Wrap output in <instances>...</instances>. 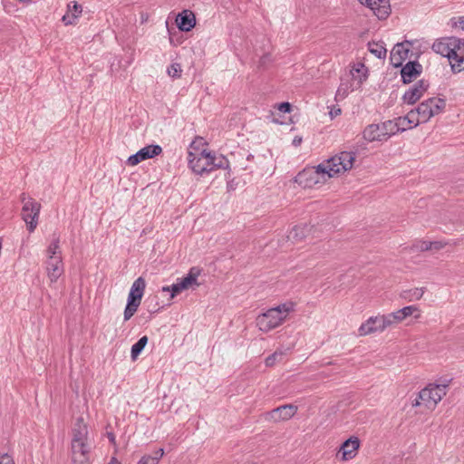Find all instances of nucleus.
<instances>
[{
    "label": "nucleus",
    "mask_w": 464,
    "mask_h": 464,
    "mask_svg": "<svg viewBox=\"0 0 464 464\" xmlns=\"http://www.w3.org/2000/svg\"><path fill=\"white\" fill-rule=\"evenodd\" d=\"M360 2H361L362 5H364L365 0H360Z\"/></svg>",
    "instance_id": "54"
},
{
    "label": "nucleus",
    "mask_w": 464,
    "mask_h": 464,
    "mask_svg": "<svg viewBox=\"0 0 464 464\" xmlns=\"http://www.w3.org/2000/svg\"><path fill=\"white\" fill-rule=\"evenodd\" d=\"M417 311H419V309L415 305H409L401 309V312L404 319H406L408 316H411V314H413L414 312Z\"/></svg>",
    "instance_id": "38"
},
{
    "label": "nucleus",
    "mask_w": 464,
    "mask_h": 464,
    "mask_svg": "<svg viewBox=\"0 0 464 464\" xmlns=\"http://www.w3.org/2000/svg\"><path fill=\"white\" fill-rule=\"evenodd\" d=\"M82 12V7L77 2L73 1L68 4L67 13L63 16L62 20L64 24H72L74 20L78 18Z\"/></svg>",
    "instance_id": "20"
},
{
    "label": "nucleus",
    "mask_w": 464,
    "mask_h": 464,
    "mask_svg": "<svg viewBox=\"0 0 464 464\" xmlns=\"http://www.w3.org/2000/svg\"><path fill=\"white\" fill-rule=\"evenodd\" d=\"M424 292H425L424 287H420V288L416 287L413 289L403 291L401 294V297L406 299L409 302L418 301L422 297Z\"/></svg>",
    "instance_id": "23"
},
{
    "label": "nucleus",
    "mask_w": 464,
    "mask_h": 464,
    "mask_svg": "<svg viewBox=\"0 0 464 464\" xmlns=\"http://www.w3.org/2000/svg\"><path fill=\"white\" fill-rule=\"evenodd\" d=\"M292 143L295 147L299 146L302 143V137H300V136L295 137Z\"/></svg>",
    "instance_id": "50"
},
{
    "label": "nucleus",
    "mask_w": 464,
    "mask_h": 464,
    "mask_svg": "<svg viewBox=\"0 0 464 464\" xmlns=\"http://www.w3.org/2000/svg\"><path fill=\"white\" fill-rule=\"evenodd\" d=\"M389 315L391 316L394 324H398L404 320L403 315L401 312V309L396 312L389 314Z\"/></svg>",
    "instance_id": "39"
},
{
    "label": "nucleus",
    "mask_w": 464,
    "mask_h": 464,
    "mask_svg": "<svg viewBox=\"0 0 464 464\" xmlns=\"http://www.w3.org/2000/svg\"><path fill=\"white\" fill-rule=\"evenodd\" d=\"M110 440H111V441H113V440H114V436H113L112 434H111V436H110Z\"/></svg>",
    "instance_id": "53"
},
{
    "label": "nucleus",
    "mask_w": 464,
    "mask_h": 464,
    "mask_svg": "<svg viewBox=\"0 0 464 464\" xmlns=\"http://www.w3.org/2000/svg\"><path fill=\"white\" fill-rule=\"evenodd\" d=\"M430 243V241H420L415 247L422 252L431 250Z\"/></svg>",
    "instance_id": "42"
},
{
    "label": "nucleus",
    "mask_w": 464,
    "mask_h": 464,
    "mask_svg": "<svg viewBox=\"0 0 464 464\" xmlns=\"http://www.w3.org/2000/svg\"><path fill=\"white\" fill-rule=\"evenodd\" d=\"M181 67L179 63H173L168 68V73L169 76L173 78H178L180 76Z\"/></svg>",
    "instance_id": "36"
},
{
    "label": "nucleus",
    "mask_w": 464,
    "mask_h": 464,
    "mask_svg": "<svg viewBox=\"0 0 464 464\" xmlns=\"http://www.w3.org/2000/svg\"><path fill=\"white\" fill-rule=\"evenodd\" d=\"M293 310V305L283 304L276 307L268 309L256 318V325L262 332L270 330L281 325L287 318L289 313Z\"/></svg>",
    "instance_id": "3"
},
{
    "label": "nucleus",
    "mask_w": 464,
    "mask_h": 464,
    "mask_svg": "<svg viewBox=\"0 0 464 464\" xmlns=\"http://www.w3.org/2000/svg\"><path fill=\"white\" fill-rule=\"evenodd\" d=\"M404 60H406V59L401 55H395V56L391 55V63L395 67L401 66Z\"/></svg>",
    "instance_id": "43"
},
{
    "label": "nucleus",
    "mask_w": 464,
    "mask_h": 464,
    "mask_svg": "<svg viewBox=\"0 0 464 464\" xmlns=\"http://www.w3.org/2000/svg\"><path fill=\"white\" fill-rule=\"evenodd\" d=\"M140 304H138V303H132V302H127V305L126 307L127 308H130V310H132L133 312H137L139 306H140Z\"/></svg>",
    "instance_id": "48"
},
{
    "label": "nucleus",
    "mask_w": 464,
    "mask_h": 464,
    "mask_svg": "<svg viewBox=\"0 0 464 464\" xmlns=\"http://www.w3.org/2000/svg\"><path fill=\"white\" fill-rule=\"evenodd\" d=\"M298 407L294 404H285L275 408L264 414V419L269 422H280L290 420L297 412Z\"/></svg>",
    "instance_id": "10"
},
{
    "label": "nucleus",
    "mask_w": 464,
    "mask_h": 464,
    "mask_svg": "<svg viewBox=\"0 0 464 464\" xmlns=\"http://www.w3.org/2000/svg\"><path fill=\"white\" fill-rule=\"evenodd\" d=\"M376 332H379L378 329V323H372L368 324V320L362 324L361 326L358 329V335L359 336H365L371 334H374Z\"/></svg>",
    "instance_id": "26"
},
{
    "label": "nucleus",
    "mask_w": 464,
    "mask_h": 464,
    "mask_svg": "<svg viewBox=\"0 0 464 464\" xmlns=\"http://www.w3.org/2000/svg\"><path fill=\"white\" fill-rule=\"evenodd\" d=\"M456 43V37L442 38L432 44V50L449 59L452 53V45Z\"/></svg>",
    "instance_id": "18"
},
{
    "label": "nucleus",
    "mask_w": 464,
    "mask_h": 464,
    "mask_svg": "<svg viewBox=\"0 0 464 464\" xmlns=\"http://www.w3.org/2000/svg\"><path fill=\"white\" fill-rule=\"evenodd\" d=\"M58 249H59V238H55L48 246V249H47L48 257L50 256H61V253L58 252Z\"/></svg>",
    "instance_id": "35"
},
{
    "label": "nucleus",
    "mask_w": 464,
    "mask_h": 464,
    "mask_svg": "<svg viewBox=\"0 0 464 464\" xmlns=\"http://www.w3.org/2000/svg\"><path fill=\"white\" fill-rule=\"evenodd\" d=\"M284 353L282 351H276L266 359V365L267 367H272L276 364V362L282 361Z\"/></svg>",
    "instance_id": "32"
},
{
    "label": "nucleus",
    "mask_w": 464,
    "mask_h": 464,
    "mask_svg": "<svg viewBox=\"0 0 464 464\" xmlns=\"http://www.w3.org/2000/svg\"><path fill=\"white\" fill-rule=\"evenodd\" d=\"M393 121H388L382 124H371L363 130V138L369 141H382L387 140L391 135L395 134Z\"/></svg>",
    "instance_id": "6"
},
{
    "label": "nucleus",
    "mask_w": 464,
    "mask_h": 464,
    "mask_svg": "<svg viewBox=\"0 0 464 464\" xmlns=\"http://www.w3.org/2000/svg\"><path fill=\"white\" fill-rule=\"evenodd\" d=\"M228 165V161L224 157H215L212 155V160H210V166L213 167V170L216 169H225Z\"/></svg>",
    "instance_id": "31"
},
{
    "label": "nucleus",
    "mask_w": 464,
    "mask_h": 464,
    "mask_svg": "<svg viewBox=\"0 0 464 464\" xmlns=\"http://www.w3.org/2000/svg\"><path fill=\"white\" fill-rule=\"evenodd\" d=\"M134 314H135V312H133L130 308L125 307V310H124V321L130 320L134 315Z\"/></svg>",
    "instance_id": "47"
},
{
    "label": "nucleus",
    "mask_w": 464,
    "mask_h": 464,
    "mask_svg": "<svg viewBox=\"0 0 464 464\" xmlns=\"http://www.w3.org/2000/svg\"><path fill=\"white\" fill-rule=\"evenodd\" d=\"M452 53L449 56L453 72H461L464 70V41L456 38V43L452 45Z\"/></svg>",
    "instance_id": "12"
},
{
    "label": "nucleus",
    "mask_w": 464,
    "mask_h": 464,
    "mask_svg": "<svg viewBox=\"0 0 464 464\" xmlns=\"http://www.w3.org/2000/svg\"><path fill=\"white\" fill-rule=\"evenodd\" d=\"M47 276L51 282H56L63 272L62 256H50L47 261Z\"/></svg>",
    "instance_id": "16"
},
{
    "label": "nucleus",
    "mask_w": 464,
    "mask_h": 464,
    "mask_svg": "<svg viewBox=\"0 0 464 464\" xmlns=\"http://www.w3.org/2000/svg\"><path fill=\"white\" fill-rule=\"evenodd\" d=\"M449 384L430 383L420 390L417 398L412 401V407L424 405L428 410L433 411L437 404L447 394Z\"/></svg>",
    "instance_id": "4"
},
{
    "label": "nucleus",
    "mask_w": 464,
    "mask_h": 464,
    "mask_svg": "<svg viewBox=\"0 0 464 464\" xmlns=\"http://www.w3.org/2000/svg\"><path fill=\"white\" fill-rule=\"evenodd\" d=\"M366 72H367V68L365 67V65L363 63H359L357 68L352 69L351 74L353 75V77H355V74H354L355 72H357L359 74L362 73V75H359V78H358V83H362L367 78Z\"/></svg>",
    "instance_id": "30"
},
{
    "label": "nucleus",
    "mask_w": 464,
    "mask_h": 464,
    "mask_svg": "<svg viewBox=\"0 0 464 464\" xmlns=\"http://www.w3.org/2000/svg\"><path fill=\"white\" fill-rule=\"evenodd\" d=\"M141 297L140 296H138L136 295H133V293H129V295H128V302H132V303H138V304H140L141 302Z\"/></svg>",
    "instance_id": "46"
},
{
    "label": "nucleus",
    "mask_w": 464,
    "mask_h": 464,
    "mask_svg": "<svg viewBox=\"0 0 464 464\" xmlns=\"http://www.w3.org/2000/svg\"><path fill=\"white\" fill-rule=\"evenodd\" d=\"M138 464H158V460L157 458L146 455L139 460Z\"/></svg>",
    "instance_id": "41"
},
{
    "label": "nucleus",
    "mask_w": 464,
    "mask_h": 464,
    "mask_svg": "<svg viewBox=\"0 0 464 464\" xmlns=\"http://www.w3.org/2000/svg\"><path fill=\"white\" fill-rule=\"evenodd\" d=\"M340 113H341V109H336V110H334V111H332L330 112V114H331L332 118H333V117H334V116L339 115Z\"/></svg>",
    "instance_id": "51"
},
{
    "label": "nucleus",
    "mask_w": 464,
    "mask_h": 464,
    "mask_svg": "<svg viewBox=\"0 0 464 464\" xmlns=\"http://www.w3.org/2000/svg\"><path fill=\"white\" fill-rule=\"evenodd\" d=\"M364 5L370 7L379 19H385L391 13L389 0H365Z\"/></svg>",
    "instance_id": "15"
},
{
    "label": "nucleus",
    "mask_w": 464,
    "mask_h": 464,
    "mask_svg": "<svg viewBox=\"0 0 464 464\" xmlns=\"http://www.w3.org/2000/svg\"><path fill=\"white\" fill-rule=\"evenodd\" d=\"M164 455V450L163 449H159L156 452H155V456L153 458H157V460L159 461L160 459L162 458V456Z\"/></svg>",
    "instance_id": "49"
},
{
    "label": "nucleus",
    "mask_w": 464,
    "mask_h": 464,
    "mask_svg": "<svg viewBox=\"0 0 464 464\" xmlns=\"http://www.w3.org/2000/svg\"><path fill=\"white\" fill-rule=\"evenodd\" d=\"M409 45H410L409 42L397 44L392 51V56L401 55V56L404 57L405 59H407L408 53L410 52Z\"/></svg>",
    "instance_id": "27"
},
{
    "label": "nucleus",
    "mask_w": 464,
    "mask_h": 464,
    "mask_svg": "<svg viewBox=\"0 0 464 464\" xmlns=\"http://www.w3.org/2000/svg\"><path fill=\"white\" fill-rule=\"evenodd\" d=\"M369 51L373 53L378 58H383L386 55V49L382 44L377 43H369L368 44Z\"/></svg>",
    "instance_id": "28"
},
{
    "label": "nucleus",
    "mask_w": 464,
    "mask_h": 464,
    "mask_svg": "<svg viewBox=\"0 0 464 464\" xmlns=\"http://www.w3.org/2000/svg\"><path fill=\"white\" fill-rule=\"evenodd\" d=\"M405 117L407 119L409 128L416 127L422 122L420 121V117L419 116L417 109L409 111Z\"/></svg>",
    "instance_id": "29"
},
{
    "label": "nucleus",
    "mask_w": 464,
    "mask_h": 464,
    "mask_svg": "<svg viewBox=\"0 0 464 464\" xmlns=\"http://www.w3.org/2000/svg\"><path fill=\"white\" fill-rule=\"evenodd\" d=\"M359 447L360 440L355 436H352L342 443L337 455L342 454L341 459L343 461L353 459L357 455Z\"/></svg>",
    "instance_id": "14"
},
{
    "label": "nucleus",
    "mask_w": 464,
    "mask_h": 464,
    "mask_svg": "<svg viewBox=\"0 0 464 464\" xmlns=\"http://www.w3.org/2000/svg\"><path fill=\"white\" fill-rule=\"evenodd\" d=\"M21 201L23 203L22 218L26 223L28 231L32 233L38 224L41 204L24 193L21 195Z\"/></svg>",
    "instance_id": "5"
},
{
    "label": "nucleus",
    "mask_w": 464,
    "mask_h": 464,
    "mask_svg": "<svg viewBox=\"0 0 464 464\" xmlns=\"http://www.w3.org/2000/svg\"><path fill=\"white\" fill-rule=\"evenodd\" d=\"M422 67L418 62H408L401 71L402 82L410 83L421 73Z\"/></svg>",
    "instance_id": "17"
},
{
    "label": "nucleus",
    "mask_w": 464,
    "mask_h": 464,
    "mask_svg": "<svg viewBox=\"0 0 464 464\" xmlns=\"http://www.w3.org/2000/svg\"><path fill=\"white\" fill-rule=\"evenodd\" d=\"M378 323L379 332H383L386 328L394 325L391 316L388 314H382L378 316H372L368 319V324Z\"/></svg>",
    "instance_id": "21"
},
{
    "label": "nucleus",
    "mask_w": 464,
    "mask_h": 464,
    "mask_svg": "<svg viewBox=\"0 0 464 464\" xmlns=\"http://www.w3.org/2000/svg\"><path fill=\"white\" fill-rule=\"evenodd\" d=\"M307 232H308V227L306 225L295 226L289 232L288 238L292 241L298 242L306 237Z\"/></svg>",
    "instance_id": "22"
},
{
    "label": "nucleus",
    "mask_w": 464,
    "mask_h": 464,
    "mask_svg": "<svg viewBox=\"0 0 464 464\" xmlns=\"http://www.w3.org/2000/svg\"><path fill=\"white\" fill-rule=\"evenodd\" d=\"M199 275V270L196 267H192L188 274L180 279L179 282L173 284L170 286H163L162 291L163 292H170V298L175 297L177 295L181 293L183 290H187L189 287H192L193 285L198 286L199 284L198 283V276Z\"/></svg>",
    "instance_id": "9"
},
{
    "label": "nucleus",
    "mask_w": 464,
    "mask_h": 464,
    "mask_svg": "<svg viewBox=\"0 0 464 464\" xmlns=\"http://www.w3.org/2000/svg\"><path fill=\"white\" fill-rule=\"evenodd\" d=\"M355 160V153L342 151L316 167L304 169L297 174L295 181L304 188L324 183L327 179L352 169Z\"/></svg>",
    "instance_id": "1"
},
{
    "label": "nucleus",
    "mask_w": 464,
    "mask_h": 464,
    "mask_svg": "<svg viewBox=\"0 0 464 464\" xmlns=\"http://www.w3.org/2000/svg\"><path fill=\"white\" fill-rule=\"evenodd\" d=\"M109 464H121L116 458H111Z\"/></svg>",
    "instance_id": "52"
},
{
    "label": "nucleus",
    "mask_w": 464,
    "mask_h": 464,
    "mask_svg": "<svg viewBox=\"0 0 464 464\" xmlns=\"http://www.w3.org/2000/svg\"><path fill=\"white\" fill-rule=\"evenodd\" d=\"M0 464H14L13 458L7 453L0 454Z\"/></svg>",
    "instance_id": "44"
},
{
    "label": "nucleus",
    "mask_w": 464,
    "mask_h": 464,
    "mask_svg": "<svg viewBox=\"0 0 464 464\" xmlns=\"http://www.w3.org/2000/svg\"><path fill=\"white\" fill-rule=\"evenodd\" d=\"M88 429L82 418L77 419L72 429V459L73 464H89L90 446L87 443Z\"/></svg>",
    "instance_id": "2"
},
{
    "label": "nucleus",
    "mask_w": 464,
    "mask_h": 464,
    "mask_svg": "<svg viewBox=\"0 0 464 464\" xmlns=\"http://www.w3.org/2000/svg\"><path fill=\"white\" fill-rule=\"evenodd\" d=\"M429 83L425 80H420L403 95L402 100L408 104H414L427 92Z\"/></svg>",
    "instance_id": "13"
},
{
    "label": "nucleus",
    "mask_w": 464,
    "mask_h": 464,
    "mask_svg": "<svg viewBox=\"0 0 464 464\" xmlns=\"http://www.w3.org/2000/svg\"><path fill=\"white\" fill-rule=\"evenodd\" d=\"M272 63V58L269 53L264 54L258 62V67L262 69H266L268 64Z\"/></svg>",
    "instance_id": "37"
},
{
    "label": "nucleus",
    "mask_w": 464,
    "mask_h": 464,
    "mask_svg": "<svg viewBox=\"0 0 464 464\" xmlns=\"http://www.w3.org/2000/svg\"><path fill=\"white\" fill-rule=\"evenodd\" d=\"M188 160L189 167L197 174L202 175L213 170V167L210 166L212 154L206 150L197 153L189 151Z\"/></svg>",
    "instance_id": "8"
},
{
    "label": "nucleus",
    "mask_w": 464,
    "mask_h": 464,
    "mask_svg": "<svg viewBox=\"0 0 464 464\" xmlns=\"http://www.w3.org/2000/svg\"><path fill=\"white\" fill-rule=\"evenodd\" d=\"M176 23L180 31L188 32L196 24V18L192 12L184 10L176 18Z\"/></svg>",
    "instance_id": "19"
},
{
    "label": "nucleus",
    "mask_w": 464,
    "mask_h": 464,
    "mask_svg": "<svg viewBox=\"0 0 464 464\" xmlns=\"http://www.w3.org/2000/svg\"><path fill=\"white\" fill-rule=\"evenodd\" d=\"M430 248L431 250L439 251L442 248H444L446 246L450 245L449 242L444 241H430Z\"/></svg>",
    "instance_id": "40"
},
{
    "label": "nucleus",
    "mask_w": 464,
    "mask_h": 464,
    "mask_svg": "<svg viewBox=\"0 0 464 464\" xmlns=\"http://www.w3.org/2000/svg\"><path fill=\"white\" fill-rule=\"evenodd\" d=\"M351 85L349 83L342 82L336 91L335 97L337 99H344L350 91Z\"/></svg>",
    "instance_id": "33"
},
{
    "label": "nucleus",
    "mask_w": 464,
    "mask_h": 464,
    "mask_svg": "<svg viewBox=\"0 0 464 464\" xmlns=\"http://www.w3.org/2000/svg\"><path fill=\"white\" fill-rule=\"evenodd\" d=\"M148 337L146 335L142 336L139 339L137 343H135L131 347L130 356L132 361H135L137 357L140 354L146 344L148 343Z\"/></svg>",
    "instance_id": "24"
},
{
    "label": "nucleus",
    "mask_w": 464,
    "mask_h": 464,
    "mask_svg": "<svg viewBox=\"0 0 464 464\" xmlns=\"http://www.w3.org/2000/svg\"><path fill=\"white\" fill-rule=\"evenodd\" d=\"M146 287L145 279L141 276L138 277L132 284L130 293H133L142 298Z\"/></svg>",
    "instance_id": "25"
},
{
    "label": "nucleus",
    "mask_w": 464,
    "mask_h": 464,
    "mask_svg": "<svg viewBox=\"0 0 464 464\" xmlns=\"http://www.w3.org/2000/svg\"><path fill=\"white\" fill-rule=\"evenodd\" d=\"M161 152L162 148L160 145H148L140 149L137 153L130 156L127 160V164L129 166H136L143 160L159 156Z\"/></svg>",
    "instance_id": "11"
},
{
    "label": "nucleus",
    "mask_w": 464,
    "mask_h": 464,
    "mask_svg": "<svg viewBox=\"0 0 464 464\" xmlns=\"http://www.w3.org/2000/svg\"><path fill=\"white\" fill-rule=\"evenodd\" d=\"M394 125H396L395 127V133L398 132V131H404L406 130L407 129H410L409 128V124L407 122V119L406 117H399L395 122H393Z\"/></svg>",
    "instance_id": "34"
},
{
    "label": "nucleus",
    "mask_w": 464,
    "mask_h": 464,
    "mask_svg": "<svg viewBox=\"0 0 464 464\" xmlns=\"http://www.w3.org/2000/svg\"><path fill=\"white\" fill-rule=\"evenodd\" d=\"M278 110L284 113L291 111V104L289 102H282L278 104Z\"/></svg>",
    "instance_id": "45"
},
{
    "label": "nucleus",
    "mask_w": 464,
    "mask_h": 464,
    "mask_svg": "<svg viewBox=\"0 0 464 464\" xmlns=\"http://www.w3.org/2000/svg\"><path fill=\"white\" fill-rule=\"evenodd\" d=\"M446 102L441 98H430L422 102L416 109L422 122H427L431 117L443 111Z\"/></svg>",
    "instance_id": "7"
}]
</instances>
